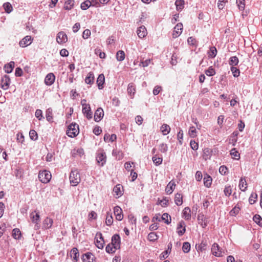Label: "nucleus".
<instances>
[{
	"label": "nucleus",
	"mask_w": 262,
	"mask_h": 262,
	"mask_svg": "<svg viewBox=\"0 0 262 262\" xmlns=\"http://www.w3.org/2000/svg\"><path fill=\"white\" fill-rule=\"evenodd\" d=\"M79 133V126L75 123L70 124L67 130V135L71 138L75 137L78 135Z\"/></svg>",
	"instance_id": "nucleus-1"
},
{
	"label": "nucleus",
	"mask_w": 262,
	"mask_h": 262,
	"mask_svg": "<svg viewBox=\"0 0 262 262\" xmlns=\"http://www.w3.org/2000/svg\"><path fill=\"white\" fill-rule=\"evenodd\" d=\"M70 181L73 186L77 185L80 182V177L77 169L71 171L70 175Z\"/></svg>",
	"instance_id": "nucleus-2"
},
{
	"label": "nucleus",
	"mask_w": 262,
	"mask_h": 262,
	"mask_svg": "<svg viewBox=\"0 0 262 262\" xmlns=\"http://www.w3.org/2000/svg\"><path fill=\"white\" fill-rule=\"evenodd\" d=\"M51 177L50 172L46 170L40 171L38 173V179L43 183H48L50 181Z\"/></svg>",
	"instance_id": "nucleus-3"
},
{
	"label": "nucleus",
	"mask_w": 262,
	"mask_h": 262,
	"mask_svg": "<svg viewBox=\"0 0 262 262\" xmlns=\"http://www.w3.org/2000/svg\"><path fill=\"white\" fill-rule=\"evenodd\" d=\"M106 156L105 152L102 149L99 150L96 155V160L100 166H103L106 163Z\"/></svg>",
	"instance_id": "nucleus-4"
},
{
	"label": "nucleus",
	"mask_w": 262,
	"mask_h": 262,
	"mask_svg": "<svg viewBox=\"0 0 262 262\" xmlns=\"http://www.w3.org/2000/svg\"><path fill=\"white\" fill-rule=\"evenodd\" d=\"M11 83V79L9 76L5 75L3 76L1 80V86L4 90H7L9 89Z\"/></svg>",
	"instance_id": "nucleus-5"
},
{
	"label": "nucleus",
	"mask_w": 262,
	"mask_h": 262,
	"mask_svg": "<svg viewBox=\"0 0 262 262\" xmlns=\"http://www.w3.org/2000/svg\"><path fill=\"white\" fill-rule=\"evenodd\" d=\"M82 113L88 119H91L92 118L93 114L91 111L90 104L84 103L82 104Z\"/></svg>",
	"instance_id": "nucleus-6"
},
{
	"label": "nucleus",
	"mask_w": 262,
	"mask_h": 262,
	"mask_svg": "<svg viewBox=\"0 0 262 262\" xmlns=\"http://www.w3.org/2000/svg\"><path fill=\"white\" fill-rule=\"evenodd\" d=\"M30 217L32 222L35 224V227L37 229L39 228V223L40 222V215L39 212H36V211L31 212L30 213Z\"/></svg>",
	"instance_id": "nucleus-7"
},
{
	"label": "nucleus",
	"mask_w": 262,
	"mask_h": 262,
	"mask_svg": "<svg viewBox=\"0 0 262 262\" xmlns=\"http://www.w3.org/2000/svg\"><path fill=\"white\" fill-rule=\"evenodd\" d=\"M211 252L213 255L217 257H222L223 256V252L220 249L219 245L214 243L211 248Z\"/></svg>",
	"instance_id": "nucleus-8"
},
{
	"label": "nucleus",
	"mask_w": 262,
	"mask_h": 262,
	"mask_svg": "<svg viewBox=\"0 0 262 262\" xmlns=\"http://www.w3.org/2000/svg\"><path fill=\"white\" fill-rule=\"evenodd\" d=\"M56 41L59 44L66 42L68 41L67 34L64 32H59L57 35Z\"/></svg>",
	"instance_id": "nucleus-9"
},
{
	"label": "nucleus",
	"mask_w": 262,
	"mask_h": 262,
	"mask_svg": "<svg viewBox=\"0 0 262 262\" xmlns=\"http://www.w3.org/2000/svg\"><path fill=\"white\" fill-rule=\"evenodd\" d=\"M183 24L182 23H178L173 28L172 33L173 38H177L179 36L182 32Z\"/></svg>",
	"instance_id": "nucleus-10"
},
{
	"label": "nucleus",
	"mask_w": 262,
	"mask_h": 262,
	"mask_svg": "<svg viewBox=\"0 0 262 262\" xmlns=\"http://www.w3.org/2000/svg\"><path fill=\"white\" fill-rule=\"evenodd\" d=\"M116 249H119L120 247V237L119 234H114L112 237V243H111Z\"/></svg>",
	"instance_id": "nucleus-11"
},
{
	"label": "nucleus",
	"mask_w": 262,
	"mask_h": 262,
	"mask_svg": "<svg viewBox=\"0 0 262 262\" xmlns=\"http://www.w3.org/2000/svg\"><path fill=\"white\" fill-rule=\"evenodd\" d=\"M55 76L52 73L47 74L45 78V83L47 85H51L55 81Z\"/></svg>",
	"instance_id": "nucleus-12"
},
{
	"label": "nucleus",
	"mask_w": 262,
	"mask_h": 262,
	"mask_svg": "<svg viewBox=\"0 0 262 262\" xmlns=\"http://www.w3.org/2000/svg\"><path fill=\"white\" fill-rule=\"evenodd\" d=\"M185 223L183 221H181L178 224L177 233L179 236H182L185 233Z\"/></svg>",
	"instance_id": "nucleus-13"
},
{
	"label": "nucleus",
	"mask_w": 262,
	"mask_h": 262,
	"mask_svg": "<svg viewBox=\"0 0 262 262\" xmlns=\"http://www.w3.org/2000/svg\"><path fill=\"white\" fill-rule=\"evenodd\" d=\"M104 116V112L102 108L99 107L97 109L94 114V120L96 122L100 121Z\"/></svg>",
	"instance_id": "nucleus-14"
},
{
	"label": "nucleus",
	"mask_w": 262,
	"mask_h": 262,
	"mask_svg": "<svg viewBox=\"0 0 262 262\" xmlns=\"http://www.w3.org/2000/svg\"><path fill=\"white\" fill-rule=\"evenodd\" d=\"M114 214L116 216V219L118 221H122L123 218L122 209L119 206H116L114 209Z\"/></svg>",
	"instance_id": "nucleus-15"
},
{
	"label": "nucleus",
	"mask_w": 262,
	"mask_h": 262,
	"mask_svg": "<svg viewBox=\"0 0 262 262\" xmlns=\"http://www.w3.org/2000/svg\"><path fill=\"white\" fill-rule=\"evenodd\" d=\"M70 256L72 258L73 262H77L79 257L78 250L76 248H73L70 251Z\"/></svg>",
	"instance_id": "nucleus-16"
},
{
	"label": "nucleus",
	"mask_w": 262,
	"mask_h": 262,
	"mask_svg": "<svg viewBox=\"0 0 262 262\" xmlns=\"http://www.w3.org/2000/svg\"><path fill=\"white\" fill-rule=\"evenodd\" d=\"M95 259V256L91 252L84 254L82 257L83 262H94Z\"/></svg>",
	"instance_id": "nucleus-17"
},
{
	"label": "nucleus",
	"mask_w": 262,
	"mask_h": 262,
	"mask_svg": "<svg viewBox=\"0 0 262 262\" xmlns=\"http://www.w3.org/2000/svg\"><path fill=\"white\" fill-rule=\"evenodd\" d=\"M32 42V38L31 36L27 35L19 41V46L21 47H25L30 45Z\"/></svg>",
	"instance_id": "nucleus-18"
},
{
	"label": "nucleus",
	"mask_w": 262,
	"mask_h": 262,
	"mask_svg": "<svg viewBox=\"0 0 262 262\" xmlns=\"http://www.w3.org/2000/svg\"><path fill=\"white\" fill-rule=\"evenodd\" d=\"M127 93L130 96V98H134V95L136 93V86L134 83H130L127 86Z\"/></svg>",
	"instance_id": "nucleus-19"
},
{
	"label": "nucleus",
	"mask_w": 262,
	"mask_h": 262,
	"mask_svg": "<svg viewBox=\"0 0 262 262\" xmlns=\"http://www.w3.org/2000/svg\"><path fill=\"white\" fill-rule=\"evenodd\" d=\"M137 33L139 38H143L146 36L147 32L146 28L144 26H142L138 28Z\"/></svg>",
	"instance_id": "nucleus-20"
},
{
	"label": "nucleus",
	"mask_w": 262,
	"mask_h": 262,
	"mask_svg": "<svg viewBox=\"0 0 262 262\" xmlns=\"http://www.w3.org/2000/svg\"><path fill=\"white\" fill-rule=\"evenodd\" d=\"M105 78L103 74H100L97 79V83L98 88L99 90H101L103 88V85L104 83Z\"/></svg>",
	"instance_id": "nucleus-21"
},
{
	"label": "nucleus",
	"mask_w": 262,
	"mask_h": 262,
	"mask_svg": "<svg viewBox=\"0 0 262 262\" xmlns=\"http://www.w3.org/2000/svg\"><path fill=\"white\" fill-rule=\"evenodd\" d=\"M190 209L189 207H185L183 210L182 217L184 218L186 220H189L191 218Z\"/></svg>",
	"instance_id": "nucleus-22"
},
{
	"label": "nucleus",
	"mask_w": 262,
	"mask_h": 262,
	"mask_svg": "<svg viewBox=\"0 0 262 262\" xmlns=\"http://www.w3.org/2000/svg\"><path fill=\"white\" fill-rule=\"evenodd\" d=\"M175 186H176L175 183L173 181H171L167 184V185L165 188V191L166 192V193L167 194H170L172 193L173 190H174V189L175 188Z\"/></svg>",
	"instance_id": "nucleus-23"
},
{
	"label": "nucleus",
	"mask_w": 262,
	"mask_h": 262,
	"mask_svg": "<svg viewBox=\"0 0 262 262\" xmlns=\"http://www.w3.org/2000/svg\"><path fill=\"white\" fill-rule=\"evenodd\" d=\"M198 220L199 221V223L201 224L203 228H205L207 226L208 220L203 214H199Z\"/></svg>",
	"instance_id": "nucleus-24"
},
{
	"label": "nucleus",
	"mask_w": 262,
	"mask_h": 262,
	"mask_svg": "<svg viewBox=\"0 0 262 262\" xmlns=\"http://www.w3.org/2000/svg\"><path fill=\"white\" fill-rule=\"evenodd\" d=\"M15 63L14 61H11L9 63L5 65L4 69L7 73H10L12 72L14 67Z\"/></svg>",
	"instance_id": "nucleus-25"
},
{
	"label": "nucleus",
	"mask_w": 262,
	"mask_h": 262,
	"mask_svg": "<svg viewBox=\"0 0 262 262\" xmlns=\"http://www.w3.org/2000/svg\"><path fill=\"white\" fill-rule=\"evenodd\" d=\"M53 224L52 219L49 217H46L43 222V227L45 229L50 228Z\"/></svg>",
	"instance_id": "nucleus-26"
},
{
	"label": "nucleus",
	"mask_w": 262,
	"mask_h": 262,
	"mask_svg": "<svg viewBox=\"0 0 262 262\" xmlns=\"http://www.w3.org/2000/svg\"><path fill=\"white\" fill-rule=\"evenodd\" d=\"M185 2L184 0H176L175 5L177 11H181L184 8Z\"/></svg>",
	"instance_id": "nucleus-27"
},
{
	"label": "nucleus",
	"mask_w": 262,
	"mask_h": 262,
	"mask_svg": "<svg viewBox=\"0 0 262 262\" xmlns=\"http://www.w3.org/2000/svg\"><path fill=\"white\" fill-rule=\"evenodd\" d=\"M170 126L167 124H163L160 127L161 132L163 135H166L169 134L170 132Z\"/></svg>",
	"instance_id": "nucleus-28"
},
{
	"label": "nucleus",
	"mask_w": 262,
	"mask_h": 262,
	"mask_svg": "<svg viewBox=\"0 0 262 262\" xmlns=\"http://www.w3.org/2000/svg\"><path fill=\"white\" fill-rule=\"evenodd\" d=\"M74 5V0H67L64 3V9L67 10H70L73 8Z\"/></svg>",
	"instance_id": "nucleus-29"
},
{
	"label": "nucleus",
	"mask_w": 262,
	"mask_h": 262,
	"mask_svg": "<svg viewBox=\"0 0 262 262\" xmlns=\"http://www.w3.org/2000/svg\"><path fill=\"white\" fill-rule=\"evenodd\" d=\"M94 75L93 73L89 72L85 79V82L87 84H92L94 82Z\"/></svg>",
	"instance_id": "nucleus-30"
},
{
	"label": "nucleus",
	"mask_w": 262,
	"mask_h": 262,
	"mask_svg": "<svg viewBox=\"0 0 262 262\" xmlns=\"http://www.w3.org/2000/svg\"><path fill=\"white\" fill-rule=\"evenodd\" d=\"M211 183H212V178H211V177L210 176L207 175V174L205 176V177L204 178V185L206 187L209 188V187H210V186L211 185Z\"/></svg>",
	"instance_id": "nucleus-31"
},
{
	"label": "nucleus",
	"mask_w": 262,
	"mask_h": 262,
	"mask_svg": "<svg viewBox=\"0 0 262 262\" xmlns=\"http://www.w3.org/2000/svg\"><path fill=\"white\" fill-rule=\"evenodd\" d=\"M182 195L181 193H177L175 194L174 202L178 206H180L183 203Z\"/></svg>",
	"instance_id": "nucleus-32"
},
{
	"label": "nucleus",
	"mask_w": 262,
	"mask_h": 262,
	"mask_svg": "<svg viewBox=\"0 0 262 262\" xmlns=\"http://www.w3.org/2000/svg\"><path fill=\"white\" fill-rule=\"evenodd\" d=\"M247 183L246 180L244 178H241L239 180V187L242 191H245L247 189Z\"/></svg>",
	"instance_id": "nucleus-33"
},
{
	"label": "nucleus",
	"mask_w": 262,
	"mask_h": 262,
	"mask_svg": "<svg viewBox=\"0 0 262 262\" xmlns=\"http://www.w3.org/2000/svg\"><path fill=\"white\" fill-rule=\"evenodd\" d=\"M238 62V58L236 56L231 57L229 60V64L231 66V67L237 66Z\"/></svg>",
	"instance_id": "nucleus-34"
},
{
	"label": "nucleus",
	"mask_w": 262,
	"mask_h": 262,
	"mask_svg": "<svg viewBox=\"0 0 262 262\" xmlns=\"http://www.w3.org/2000/svg\"><path fill=\"white\" fill-rule=\"evenodd\" d=\"M46 118L47 120L49 122H52L53 116H52V110L51 108H49L46 110Z\"/></svg>",
	"instance_id": "nucleus-35"
},
{
	"label": "nucleus",
	"mask_w": 262,
	"mask_h": 262,
	"mask_svg": "<svg viewBox=\"0 0 262 262\" xmlns=\"http://www.w3.org/2000/svg\"><path fill=\"white\" fill-rule=\"evenodd\" d=\"M125 58V53L122 50L118 51L116 53V59L118 61H122Z\"/></svg>",
	"instance_id": "nucleus-36"
},
{
	"label": "nucleus",
	"mask_w": 262,
	"mask_h": 262,
	"mask_svg": "<svg viewBox=\"0 0 262 262\" xmlns=\"http://www.w3.org/2000/svg\"><path fill=\"white\" fill-rule=\"evenodd\" d=\"M217 52V50L215 47H211L208 52V57L210 58H214L216 56Z\"/></svg>",
	"instance_id": "nucleus-37"
},
{
	"label": "nucleus",
	"mask_w": 262,
	"mask_h": 262,
	"mask_svg": "<svg viewBox=\"0 0 262 262\" xmlns=\"http://www.w3.org/2000/svg\"><path fill=\"white\" fill-rule=\"evenodd\" d=\"M121 188V186L119 184L115 186L113 189V192H114L115 194L117 196H120L122 194Z\"/></svg>",
	"instance_id": "nucleus-38"
},
{
	"label": "nucleus",
	"mask_w": 262,
	"mask_h": 262,
	"mask_svg": "<svg viewBox=\"0 0 262 262\" xmlns=\"http://www.w3.org/2000/svg\"><path fill=\"white\" fill-rule=\"evenodd\" d=\"M3 8L5 12L10 13L13 10V7L10 3L7 2L3 4Z\"/></svg>",
	"instance_id": "nucleus-39"
},
{
	"label": "nucleus",
	"mask_w": 262,
	"mask_h": 262,
	"mask_svg": "<svg viewBox=\"0 0 262 262\" xmlns=\"http://www.w3.org/2000/svg\"><path fill=\"white\" fill-rule=\"evenodd\" d=\"M112 155L116 157V158L120 160L123 158V153L121 151L117 150V149H114L112 151Z\"/></svg>",
	"instance_id": "nucleus-40"
},
{
	"label": "nucleus",
	"mask_w": 262,
	"mask_h": 262,
	"mask_svg": "<svg viewBox=\"0 0 262 262\" xmlns=\"http://www.w3.org/2000/svg\"><path fill=\"white\" fill-rule=\"evenodd\" d=\"M188 134L191 138H194L197 136V132L194 126H190L189 128Z\"/></svg>",
	"instance_id": "nucleus-41"
},
{
	"label": "nucleus",
	"mask_w": 262,
	"mask_h": 262,
	"mask_svg": "<svg viewBox=\"0 0 262 262\" xmlns=\"http://www.w3.org/2000/svg\"><path fill=\"white\" fill-rule=\"evenodd\" d=\"M161 218V221H164L167 224H169L171 222V217L168 213H163Z\"/></svg>",
	"instance_id": "nucleus-42"
},
{
	"label": "nucleus",
	"mask_w": 262,
	"mask_h": 262,
	"mask_svg": "<svg viewBox=\"0 0 262 262\" xmlns=\"http://www.w3.org/2000/svg\"><path fill=\"white\" fill-rule=\"evenodd\" d=\"M117 249H116L115 247L111 244H108L105 248L106 252L108 253H114Z\"/></svg>",
	"instance_id": "nucleus-43"
},
{
	"label": "nucleus",
	"mask_w": 262,
	"mask_h": 262,
	"mask_svg": "<svg viewBox=\"0 0 262 262\" xmlns=\"http://www.w3.org/2000/svg\"><path fill=\"white\" fill-rule=\"evenodd\" d=\"M113 223V219L112 213L107 212L105 223L107 226H111Z\"/></svg>",
	"instance_id": "nucleus-44"
},
{
	"label": "nucleus",
	"mask_w": 262,
	"mask_h": 262,
	"mask_svg": "<svg viewBox=\"0 0 262 262\" xmlns=\"http://www.w3.org/2000/svg\"><path fill=\"white\" fill-rule=\"evenodd\" d=\"M91 6H92V2L87 0L81 3V8L82 10H85L88 9Z\"/></svg>",
	"instance_id": "nucleus-45"
},
{
	"label": "nucleus",
	"mask_w": 262,
	"mask_h": 262,
	"mask_svg": "<svg viewBox=\"0 0 262 262\" xmlns=\"http://www.w3.org/2000/svg\"><path fill=\"white\" fill-rule=\"evenodd\" d=\"M216 72L214 68L212 66L210 67L205 71V74L208 76H212L215 74Z\"/></svg>",
	"instance_id": "nucleus-46"
},
{
	"label": "nucleus",
	"mask_w": 262,
	"mask_h": 262,
	"mask_svg": "<svg viewBox=\"0 0 262 262\" xmlns=\"http://www.w3.org/2000/svg\"><path fill=\"white\" fill-rule=\"evenodd\" d=\"M230 70L234 77H237L239 76L240 71L237 68L235 67H231Z\"/></svg>",
	"instance_id": "nucleus-47"
},
{
	"label": "nucleus",
	"mask_w": 262,
	"mask_h": 262,
	"mask_svg": "<svg viewBox=\"0 0 262 262\" xmlns=\"http://www.w3.org/2000/svg\"><path fill=\"white\" fill-rule=\"evenodd\" d=\"M177 139L179 141V143L180 145H182L183 144V132L181 129H180L179 132L177 134Z\"/></svg>",
	"instance_id": "nucleus-48"
},
{
	"label": "nucleus",
	"mask_w": 262,
	"mask_h": 262,
	"mask_svg": "<svg viewBox=\"0 0 262 262\" xmlns=\"http://www.w3.org/2000/svg\"><path fill=\"white\" fill-rule=\"evenodd\" d=\"M29 136L32 140L35 141L37 139V134L35 130L31 129L29 132Z\"/></svg>",
	"instance_id": "nucleus-49"
},
{
	"label": "nucleus",
	"mask_w": 262,
	"mask_h": 262,
	"mask_svg": "<svg viewBox=\"0 0 262 262\" xmlns=\"http://www.w3.org/2000/svg\"><path fill=\"white\" fill-rule=\"evenodd\" d=\"M224 193L226 196H230L232 193L231 186L230 185L226 186L224 190Z\"/></svg>",
	"instance_id": "nucleus-50"
},
{
	"label": "nucleus",
	"mask_w": 262,
	"mask_h": 262,
	"mask_svg": "<svg viewBox=\"0 0 262 262\" xmlns=\"http://www.w3.org/2000/svg\"><path fill=\"white\" fill-rule=\"evenodd\" d=\"M182 250L184 253H188L190 250V244L188 242L184 243Z\"/></svg>",
	"instance_id": "nucleus-51"
},
{
	"label": "nucleus",
	"mask_w": 262,
	"mask_h": 262,
	"mask_svg": "<svg viewBox=\"0 0 262 262\" xmlns=\"http://www.w3.org/2000/svg\"><path fill=\"white\" fill-rule=\"evenodd\" d=\"M152 159L154 164L157 166L160 165L162 163L163 160L162 158L157 157L156 156H154Z\"/></svg>",
	"instance_id": "nucleus-52"
},
{
	"label": "nucleus",
	"mask_w": 262,
	"mask_h": 262,
	"mask_svg": "<svg viewBox=\"0 0 262 262\" xmlns=\"http://www.w3.org/2000/svg\"><path fill=\"white\" fill-rule=\"evenodd\" d=\"M257 198V195L255 193H251L249 199V202L250 204H253L256 201Z\"/></svg>",
	"instance_id": "nucleus-53"
},
{
	"label": "nucleus",
	"mask_w": 262,
	"mask_h": 262,
	"mask_svg": "<svg viewBox=\"0 0 262 262\" xmlns=\"http://www.w3.org/2000/svg\"><path fill=\"white\" fill-rule=\"evenodd\" d=\"M21 235L20 231L17 228L13 230V236L15 239H19Z\"/></svg>",
	"instance_id": "nucleus-54"
},
{
	"label": "nucleus",
	"mask_w": 262,
	"mask_h": 262,
	"mask_svg": "<svg viewBox=\"0 0 262 262\" xmlns=\"http://www.w3.org/2000/svg\"><path fill=\"white\" fill-rule=\"evenodd\" d=\"M158 235L155 232H150L148 235V239L150 241H155L158 239Z\"/></svg>",
	"instance_id": "nucleus-55"
},
{
	"label": "nucleus",
	"mask_w": 262,
	"mask_h": 262,
	"mask_svg": "<svg viewBox=\"0 0 262 262\" xmlns=\"http://www.w3.org/2000/svg\"><path fill=\"white\" fill-rule=\"evenodd\" d=\"M253 221L259 225H262V218L259 215H255L253 216Z\"/></svg>",
	"instance_id": "nucleus-56"
},
{
	"label": "nucleus",
	"mask_w": 262,
	"mask_h": 262,
	"mask_svg": "<svg viewBox=\"0 0 262 262\" xmlns=\"http://www.w3.org/2000/svg\"><path fill=\"white\" fill-rule=\"evenodd\" d=\"M219 172L222 175H226L228 172V169L226 166L222 165L219 168Z\"/></svg>",
	"instance_id": "nucleus-57"
},
{
	"label": "nucleus",
	"mask_w": 262,
	"mask_h": 262,
	"mask_svg": "<svg viewBox=\"0 0 262 262\" xmlns=\"http://www.w3.org/2000/svg\"><path fill=\"white\" fill-rule=\"evenodd\" d=\"M168 150V146L166 144L161 143L159 145V150L163 153H165Z\"/></svg>",
	"instance_id": "nucleus-58"
},
{
	"label": "nucleus",
	"mask_w": 262,
	"mask_h": 262,
	"mask_svg": "<svg viewBox=\"0 0 262 262\" xmlns=\"http://www.w3.org/2000/svg\"><path fill=\"white\" fill-rule=\"evenodd\" d=\"M207 247V244L206 242H202L198 247L197 250L203 251L206 250Z\"/></svg>",
	"instance_id": "nucleus-59"
},
{
	"label": "nucleus",
	"mask_w": 262,
	"mask_h": 262,
	"mask_svg": "<svg viewBox=\"0 0 262 262\" xmlns=\"http://www.w3.org/2000/svg\"><path fill=\"white\" fill-rule=\"evenodd\" d=\"M245 0H236V4L238 8L241 10H243L245 8Z\"/></svg>",
	"instance_id": "nucleus-60"
},
{
	"label": "nucleus",
	"mask_w": 262,
	"mask_h": 262,
	"mask_svg": "<svg viewBox=\"0 0 262 262\" xmlns=\"http://www.w3.org/2000/svg\"><path fill=\"white\" fill-rule=\"evenodd\" d=\"M187 42H188V43L190 46H196V40L193 37H188V38L187 39Z\"/></svg>",
	"instance_id": "nucleus-61"
},
{
	"label": "nucleus",
	"mask_w": 262,
	"mask_h": 262,
	"mask_svg": "<svg viewBox=\"0 0 262 262\" xmlns=\"http://www.w3.org/2000/svg\"><path fill=\"white\" fill-rule=\"evenodd\" d=\"M35 117L38 119L39 120H41L43 118L42 116V112L41 110L37 109L35 112Z\"/></svg>",
	"instance_id": "nucleus-62"
},
{
	"label": "nucleus",
	"mask_w": 262,
	"mask_h": 262,
	"mask_svg": "<svg viewBox=\"0 0 262 262\" xmlns=\"http://www.w3.org/2000/svg\"><path fill=\"white\" fill-rule=\"evenodd\" d=\"M151 59H147L144 61H141L139 64V66L142 67H146L149 66L151 63Z\"/></svg>",
	"instance_id": "nucleus-63"
},
{
	"label": "nucleus",
	"mask_w": 262,
	"mask_h": 262,
	"mask_svg": "<svg viewBox=\"0 0 262 262\" xmlns=\"http://www.w3.org/2000/svg\"><path fill=\"white\" fill-rule=\"evenodd\" d=\"M190 146L191 148L194 150H196L199 147L198 143L197 142H195L194 140L190 141Z\"/></svg>",
	"instance_id": "nucleus-64"
}]
</instances>
